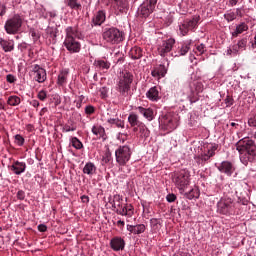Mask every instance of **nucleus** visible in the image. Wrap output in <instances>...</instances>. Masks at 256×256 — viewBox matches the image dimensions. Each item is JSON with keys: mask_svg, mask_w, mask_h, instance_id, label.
Wrapping results in <instances>:
<instances>
[{"mask_svg": "<svg viewBox=\"0 0 256 256\" xmlns=\"http://www.w3.org/2000/svg\"><path fill=\"white\" fill-rule=\"evenodd\" d=\"M236 150L240 154V161L243 165H249V163H253L256 157V145L255 141H253L249 137H245L240 139L236 143Z\"/></svg>", "mask_w": 256, "mask_h": 256, "instance_id": "1", "label": "nucleus"}, {"mask_svg": "<svg viewBox=\"0 0 256 256\" xmlns=\"http://www.w3.org/2000/svg\"><path fill=\"white\" fill-rule=\"evenodd\" d=\"M195 74H192L186 85L182 89V95L186 97L193 105L199 101V93H203V83L197 79Z\"/></svg>", "mask_w": 256, "mask_h": 256, "instance_id": "2", "label": "nucleus"}, {"mask_svg": "<svg viewBox=\"0 0 256 256\" xmlns=\"http://www.w3.org/2000/svg\"><path fill=\"white\" fill-rule=\"evenodd\" d=\"M133 84V74L125 72L120 75L116 83V91L118 93V99L120 103H123L129 95H131V85Z\"/></svg>", "mask_w": 256, "mask_h": 256, "instance_id": "3", "label": "nucleus"}, {"mask_svg": "<svg viewBox=\"0 0 256 256\" xmlns=\"http://www.w3.org/2000/svg\"><path fill=\"white\" fill-rule=\"evenodd\" d=\"M66 36L63 42L64 47L69 53H79L81 51V42L77 40L78 31L76 28L68 26L66 29Z\"/></svg>", "mask_w": 256, "mask_h": 256, "instance_id": "4", "label": "nucleus"}, {"mask_svg": "<svg viewBox=\"0 0 256 256\" xmlns=\"http://www.w3.org/2000/svg\"><path fill=\"white\" fill-rule=\"evenodd\" d=\"M219 149V144L216 143H204L201 147V153L194 157V161L197 165L204 167L209 163L211 157H215V151Z\"/></svg>", "mask_w": 256, "mask_h": 256, "instance_id": "5", "label": "nucleus"}, {"mask_svg": "<svg viewBox=\"0 0 256 256\" xmlns=\"http://www.w3.org/2000/svg\"><path fill=\"white\" fill-rule=\"evenodd\" d=\"M112 207L115 209L117 215H121L122 217H127V219H131L133 215H135V208L131 204H123V197L121 195L116 194L113 197Z\"/></svg>", "mask_w": 256, "mask_h": 256, "instance_id": "6", "label": "nucleus"}, {"mask_svg": "<svg viewBox=\"0 0 256 256\" xmlns=\"http://www.w3.org/2000/svg\"><path fill=\"white\" fill-rule=\"evenodd\" d=\"M172 180L179 190L180 195H183V193H185V189H187L191 184V172L187 169H182L173 174Z\"/></svg>", "mask_w": 256, "mask_h": 256, "instance_id": "7", "label": "nucleus"}, {"mask_svg": "<svg viewBox=\"0 0 256 256\" xmlns=\"http://www.w3.org/2000/svg\"><path fill=\"white\" fill-rule=\"evenodd\" d=\"M23 27V15L15 13L7 18L4 23V30L7 35H17Z\"/></svg>", "mask_w": 256, "mask_h": 256, "instance_id": "8", "label": "nucleus"}, {"mask_svg": "<svg viewBox=\"0 0 256 256\" xmlns=\"http://www.w3.org/2000/svg\"><path fill=\"white\" fill-rule=\"evenodd\" d=\"M217 213L219 215H225V217H231V215H239L237 212V204L229 197H222L217 202Z\"/></svg>", "mask_w": 256, "mask_h": 256, "instance_id": "9", "label": "nucleus"}, {"mask_svg": "<svg viewBox=\"0 0 256 256\" xmlns=\"http://www.w3.org/2000/svg\"><path fill=\"white\" fill-rule=\"evenodd\" d=\"M102 38L109 45H119L125 41V32L119 30L117 27L105 28L102 33Z\"/></svg>", "mask_w": 256, "mask_h": 256, "instance_id": "10", "label": "nucleus"}, {"mask_svg": "<svg viewBox=\"0 0 256 256\" xmlns=\"http://www.w3.org/2000/svg\"><path fill=\"white\" fill-rule=\"evenodd\" d=\"M159 125L166 131H174L176 127H179V114L175 112H168L165 115L159 117Z\"/></svg>", "mask_w": 256, "mask_h": 256, "instance_id": "11", "label": "nucleus"}, {"mask_svg": "<svg viewBox=\"0 0 256 256\" xmlns=\"http://www.w3.org/2000/svg\"><path fill=\"white\" fill-rule=\"evenodd\" d=\"M131 155H133V150L129 145H120L115 150L116 163L120 167H125L129 161H131Z\"/></svg>", "mask_w": 256, "mask_h": 256, "instance_id": "12", "label": "nucleus"}, {"mask_svg": "<svg viewBox=\"0 0 256 256\" xmlns=\"http://www.w3.org/2000/svg\"><path fill=\"white\" fill-rule=\"evenodd\" d=\"M155 7H157V0H144L137 9V17L139 19H149V16L153 15Z\"/></svg>", "mask_w": 256, "mask_h": 256, "instance_id": "13", "label": "nucleus"}, {"mask_svg": "<svg viewBox=\"0 0 256 256\" xmlns=\"http://www.w3.org/2000/svg\"><path fill=\"white\" fill-rule=\"evenodd\" d=\"M199 21H201V16H193L192 18H186L180 22V35L185 37V35H188L189 31H195L197 29V25H199Z\"/></svg>", "mask_w": 256, "mask_h": 256, "instance_id": "14", "label": "nucleus"}, {"mask_svg": "<svg viewBox=\"0 0 256 256\" xmlns=\"http://www.w3.org/2000/svg\"><path fill=\"white\" fill-rule=\"evenodd\" d=\"M175 46V38H168L166 40H162L157 44V51L160 57H167L171 51H173V47Z\"/></svg>", "mask_w": 256, "mask_h": 256, "instance_id": "15", "label": "nucleus"}, {"mask_svg": "<svg viewBox=\"0 0 256 256\" xmlns=\"http://www.w3.org/2000/svg\"><path fill=\"white\" fill-rule=\"evenodd\" d=\"M218 171L220 173H224V175H227V177H231L233 173H235V164H233L231 161H222L220 164H215Z\"/></svg>", "mask_w": 256, "mask_h": 256, "instance_id": "16", "label": "nucleus"}, {"mask_svg": "<svg viewBox=\"0 0 256 256\" xmlns=\"http://www.w3.org/2000/svg\"><path fill=\"white\" fill-rule=\"evenodd\" d=\"M32 73L37 83H45V81H47V70L40 67L38 64L32 66Z\"/></svg>", "mask_w": 256, "mask_h": 256, "instance_id": "17", "label": "nucleus"}, {"mask_svg": "<svg viewBox=\"0 0 256 256\" xmlns=\"http://www.w3.org/2000/svg\"><path fill=\"white\" fill-rule=\"evenodd\" d=\"M134 110L139 113V115H142L144 119H147L148 121H153L155 119V110L151 107L145 108L143 106H135Z\"/></svg>", "mask_w": 256, "mask_h": 256, "instance_id": "18", "label": "nucleus"}, {"mask_svg": "<svg viewBox=\"0 0 256 256\" xmlns=\"http://www.w3.org/2000/svg\"><path fill=\"white\" fill-rule=\"evenodd\" d=\"M191 43H193L192 40H186L182 44L178 46V48L171 53L172 57H183V55H187L189 53V50L191 49Z\"/></svg>", "mask_w": 256, "mask_h": 256, "instance_id": "19", "label": "nucleus"}, {"mask_svg": "<svg viewBox=\"0 0 256 256\" xmlns=\"http://www.w3.org/2000/svg\"><path fill=\"white\" fill-rule=\"evenodd\" d=\"M69 68H63L58 72L56 83L58 87H65L69 81Z\"/></svg>", "mask_w": 256, "mask_h": 256, "instance_id": "20", "label": "nucleus"}, {"mask_svg": "<svg viewBox=\"0 0 256 256\" xmlns=\"http://www.w3.org/2000/svg\"><path fill=\"white\" fill-rule=\"evenodd\" d=\"M247 23H249V19H245V22L236 24L234 31L231 32L232 37H239L243 35V33H247V31H249V25Z\"/></svg>", "mask_w": 256, "mask_h": 256, "instance_id": "21", "label": "nucleus"}, {"mask_svg": "<svg viewBox=\"0 0 256 256\" xmlns=\"http://www.w3.org/2000/svg\"><path fill=\"white\" fill-rule=\"evenodd\" d=\"M107 19V12L105 10H99L97 11L93 18L92 23L95 25V27H100V25H103Z\"/></svg>", "mask_w": 256, "mask_h": 256, "instance_id": "22", "label": "nucleus"}, {"mask_svg": "<svg viewBox=\"0 0 256 256\" xmlns=\"http://www.w3.org/2000/svg\"><path fill=\"white\" fill-rule=\"evenodd\" d=\"M110 247L113 251H123L125 249V239L115 236L110 240Z\"/></svg>", "mask_w": 256, "mask_h": 256, "instance_id": "23", "label": "nucleus"}, {"mask_svg": "<svg viewBox=\"0 0 256 256\" xmlns=\"http://www.w3.org/2000/svg\"><path fill=\"white\" fill-rule=\"evenodd\" d=\"M93 135L97 137V139H102V141H107V133L105 132V127L101 126V124H94L91 129Z\"/></svg>", "mask_w": 256, "mask_h": 256, "instance_id": "24", "label": "nucleus"}, {"mask_svg": "<svg viewBox=\"0 0 256 256\" xmlns=\"http://www.w3.org/2000/svg\"><path fill=\"white\" fill-rule=\"evenodd\" d=\"M146 97L149 101H152L153 103H157L159 99H161V92L159 87L154 86L151 87L147 92H146Z\"/></svg>", "mask_w": 256, "mask_h": 256, "instance_id": "25", "label": "nucleus"}, {"mask_svg": "<svg viewBox=\"0 0 256 256\" xmlns=\"http://www.w3.org/2000/svg\"><path fill=\"white\" fill-rule=\"evenodd\" d=\"M11 171L14 173V175H22V173L27 171V163L16 160L11 165Z\"/></svg>", "mask_w": 256, "mask_h": 256, "instance_id": "26", "label": "nucleus"}, {"mask_svg": "<svg viewBox=\"0 0 256 256\" xmlns=\"http://www.w3.org/2000/svg\"><path fill=\"white\" fill-rule=\"evenodd\" d=\"M126 229L132 235H141L143 234L144 231H146L147 226H145V224H136V225L127 224Z\"/></svg>", "mask_w": 256, "mask_h": 256, "instance_id": "27", "label": "nucleus"}, {"mask_svg": "<svg viewBox=\"0 0 256 256\" xmlns=\"http://www.w3.org/2000/svg\"><path fill=\"white\" fill-rule=\"evenodd\" d=\"M94 67L99 71H109L111 69V62L105 59H97L94 61Z\"/></svg>", "mask_w": 256, "mask_h": 256, "instance_id": "28", "label": "nucleus"}, {"mask_svg": "<svg viewBox=\"0 0 256 256\" xmlns=\"http://www.w3.org/2000/svg\"><path fill=\"white\" fill-rule=\"evenodd\" d=\"M82 172L84 173V175L93 177V175H97V166H95V163H93V162H87L84 165Z\"/></svg>", "mask_w": 256, "mask_h": 256, "instance_id": "29", "label": "nucleus"}, {"mask_svg": "<svg viewBox=\"0 0 256 256\" xmlns=\"http://www.w3.org/2000/svg\"><path fill=\"white\" fill-rule=\"evenodd\" d=\"M162 225H163V220H161V218H151L150 219L151 233H159Z\"/></svg>", "mask_w": 256, "mask_h": 256, "instance_id": "30", "label": "nucleus"}, {"mask_svg": "<svg viewBox=\"0 0 256 256\" xmlns=\"http://www.w3.org/2000/svg\"><path fill=\"white\" fill-rule=\"evenodd\" d=\"M0 47H2L5 53H11V51L15 49V44L13 43V41L0 38Z\"/></svg>", "mask_w": 256, "mask_h": 256, "instance_id": "31", "label": "nucleus"}, {"mask_svg": "<svg viewBox=\"0 0 256 256\" xmlns=\"http://www.w3.org/2000/svg\"><path fill=\"white\" fill-rule=\"evenodd\" d=\"M129 57L134 60L141 59L143 57V50L139 46H134L129 51Z\"/></svg>", "mask_w": 256, "mask_h": 256, "instance_id": "32", "label": "nucleus"}, {"mask_svg": "<svg viewBox=\"0 0 256 256\" xmlns=\"http://www.w3.org/2000/svg\"><path fill=\"white\" fill-rule=\"evenodd\" d=\"M128 123L131 127H139L143 125V122L139 121V115L131 112L128 116Z\"/></svg>", "mask_w": 256, "mask_h": 256, "instance_id": "33", "label": "nucleus"}, {"mask_svg": "<svg viewBox=\"0 0 256 256\" xmlns=\"http://www.w3.org/2000/svg\"><path fill=\"white\" fill-rule=\"evenodd\" d=\"M182 195H184L186 199H189V201H192V199H199V195H201V193L199 192L198 187H194L189 192H183Z\"/></svg>", "mask_w": 256, "mask_h": 256, "instance_id": "34", "label": "nucleus"}, {"mask_svg": "<svg viewBox=\"0 0 256 256\" xmlns=\"http://www.w3.org/2000/svg\"><path fill=\"white\" fill-rule=\"evenodd\" d=\"M240 51L241 49L239 48V46L237 44H233L227 48L225 53L228 57H237V55H240Z\"/></svg>", "mask_w": 256, "mask_h": 256, "instance_id": "35", "label": "nucleus"}, {"mask_svg": "<svg viewBox=\"0 0 256 256\" xmlns=\"http://www.w3.org/2000/svg\"><path fill=\"white\" fill-rule=\"evenodd\" d=\"M138 129L141 139H149L151 131L149 130V128H147L145 124L142 123L141 125H139Z\"/></svg>", "mask_w": 256, "mask_h": 256, "instance_id": "36", "label": "nucleus"}, {"mask_svg": "<svg viewBox=\"0 0 256 256\" xmlns=\"http://www.w3.org/2000/svg\"><path fill=\"white\" fill-rule=\"evenodd\" d=\"M101 163L102 165H111V163H113V154H111V150L107 149L105 151L102 155Z\"/></svg>", "mask_w": 256, "mask_h": 256, "instance_id": "37", "label": "nucleus"}, {"mask_svg": "<svg viewBox=\"0 0 256 256\" xmlns=\"http://www.w3.org/2000/svg\"><path fill=\"white\" fill-rule=\"evenodd\" d=\"M66 7L73 9L74 11H79L81 9V2L79 0H65Z\"/></svg>", "mask_w": 256, "mask_h": 256, "instance_id": "38", "label": "nucleus"}, {"mask_svg": "<svg viewBox=\"0 0 256 256\" xmlns=\"http://www.w3.org/2000/svg\"><path fill=\"white\" fill-rule=\"evenodd\" d=\"M70 141V145H72V147L74 149H77V151H81V149H83V142H81V140H79V138L73 136V137H70L69 139Z\"/></svg>", "mask_w": 256, "mask_h": 256, "instance_id": "39", "label": "nucleus"}, {"mask_svg": "<svg viewBox=\"0 0 256 256\" xmlns=\"http://www.w3.org/2000/svg\"><path fill=\"white\" fill-rule=\"evenodd\" d=\"M57 28L55 27H48L46 29V35L49 39H52L53 43L57 41Z\"/></svg>", "mask_w": 256, "mask_h": 256, "instance_id": "40", "label": "nucleus"}, {"mask_svg": "<svg viewBox=\"0 0 256 256\" xmlns=\"http://www.w3.org/2000/svg\"><path fill=\"white\" fill-rule=\"evenodd\" d=\"M234 204L237 205L236 206V211L239 215V213L241 211V205H245V206L249 205V200L246 197L239 196L238 200L236 202L234 201Z\"/></svg>", "mask_w": 256, "mask_h": 256, "instance_id": "41", "label": "nucleus"}, {"mask_svg": "<svg viewBox=\"0 0 256 256\" xmlns=\"http://www.w3.org/2000/svg\"><path fill=\"white\" fill-rule=\"evenodd\" d=\"M7 104L10 105V107H17V105H21V98L17 95L9 96Z\"/></svg>", "mask_w": 256, "mask_h": 256, "instance_id": "42", "label": "nucleus"}, {"mask_svg": "<svg viewBox=\"0 0 256 256\" xmlns=\"http://www.w3.org/2000/svg\"><path fill=\"white\" fill-rule=\"evenodd\" d=\"M107 123H109V125H116L118 128L125 129V121L119 118H109Z\"/></svg>", "mask_w": 256, "mask_h": 256, "instance_id": "43", "label": "nucleus"}, {"mask_svg": "<svg viewBox=\"0 0 256 256\" xmlns=\"http://www.w3.org/2000/svg\"><path fill=\"white\" fill-rule=\"evenodd\" d=\"M71 131H77V125H75V122L69 121L68 123L64 124L62 127L63 133H69Z\"/></svg>", "mask_w": 256, "mask_h": 256, "instance_id": "44", "label": "nucleus"}, {"mask_svg": "<svg viewBox=\"0 0 256 256\" xmlns=\"http://www.w3.org/2000/svg\"><path fill=\"white\" fill-rule=\"evenodd\" d=\"M194 53L198 57H201V55L207 53V46L203 43L196 45V48L194 49Z\"/></svg>", "mask_w": 256, "mask_h": 256, "instance_id": "45", "label": "nucleus"}, {"mask_svg": "<svg viewBox=\"0 0 256 256\" xmlns=\"http://www.w3.org/2000/svg\"><path fill=\"white\" fill-rule=\"evenodd\" d=\"M224 19L225 21H227V23H232V21H235V19H237V14H235V11L230 9L224 14Z\"/></svg>", "mask_w": 256, "mask_h": 256, "instance_id": "46", "label": "nucleus"}, {"mask_svg": "<svg viewBox=\"0 0 256 256\" xmlns=\"http://www.w3.org/2000/svg\"><path fill=\"white\" fill-rule=\"evenodd\" d=\"M29 35H31L34 43H37V41H39V39H41V34L39 33V30H37L35 28L29 29Z\"/></svg>", "mask_w": 256, "mask_h": 256, "instance_id": "47", "label": "nucleus"}, {"mask_svg": "<svg viewBox=\"0 0 256 256\" xmlns=\"http://www.w3.org/2000/svg\"><path fill=\"white\" fill-rule=\"evenodd\" d=\"M247 42H248L247 37H243L238 40L236 45H238L240 51H245L247 49Z\"/></svg>", "mask_w": 256, "mask_h": 256, "instance_id": "48", "label": "nucleus"}, {"mask_svg": "<svg viewBox=\"0 0 256 256\" xmlns=\"http://www.w3.org/2000/svg\"><path fill=\"white\" fill-rule=\"evenodd\" d=\"M14 139V143L18 145V147H23V145H25V138L21 134H16Z\"/></svg>", "mask_w": 256, "mask_h": 256, "instance_id": "49", "label": "nucleus"}, {"mask_svg": "<svg viewBox=\"0 0 256 256\" xmlns=\"http://www.w3.org/2000/svg\"><path fill=\"white\" fill-rule=\"evenodd\" d=\"M115 3L119 11L123 12L127 9V0H115Z\"/></svg>", "mask_w": 256, "mask_h": 256, "instance_id": "50", "label": "nucleus"}, {"mask_svg": "<svg viewBox=\"0 0 256 256\" xmlns=\"http://www.w3.org/2000/svg\"><path fill=\"white\" fill-rule=\"evenodd\" d=\"M156 69L161 77H165V75H167V66H165V64H160Z\"/></svg>", "mask_w": 256, "mask_h": 256, "instance_id": "51", "label": "nucleus"}, {"mask_svg": "<svg viewBox=\"0 0 256 256\" xmlns=\"http://www.w3.org/2000/svg\"><path fill=\"white\" fill-rule=\"evenodd\" d=\"M224 103L226 107H233L235 100L231 96L227 95L226 98L224 99Z\"/></svg>", "mask_w": 256, "mask_h": 256, "instance_id": "52", "label": "nucleus"}, {"mask_svg": "<svg viewBox=\"0 0 256 256\" xmlns=\"http://www.w3.org/2000/svg\"><path fill=\"white\" fill-rule=\"evenodd\" d=\"M83 101H85V96L84 95H80L78 97V100H76L74 103H76V108L77 109H81V107H83Z\"/></svg>", "mask_w": 256, "mask_h": 256, "instance_id": "53", "label": "nucleus"}, {"mask_svg": "<svg viewBox=\"0 0 256 256\" xmlns=\"http://www.w3.org/2000/svg\"><path fill=\"white\" fill-rule=\"evenodd\" d=\"M99 91H100L101 99H107L108 93H109V89H107V87H102V88H100Z\"/></svg>", "mask_w": 256, "mask_h": 256, "instance_id": "54", "label": "nucleus"}, {"mask_svg": "<svg viewBox=\"0 0 256 256\" xmlns=\"http://www.w3.org/2000/svg\"><path fill=\"white\" fill-rule=\"evenodd\" d=\"M86 115H93L95 113V106L93 105H87L84 110Z\"/></svg>", "mask_w": 256, "mask_h": 256, "instance_id": "55", "label": "nucleus"}, {"mask_svg": "<svg viewBox=\"0 0 256 256\" xmlns=\"http://www.w3.org/2000/svg\"><path fill=\"white\" fill-rule=\"evenodd\" d=\"M37 98L40 100V101H45V99H47V91L45 90H40L37 94Z\"/></svg>", "mask_w": 256, "mask_h": 256, "instance_id": "56", "label": "nucleus"}, {"mask_svg": "<svg viewBox=\"0 0 256 256\" xmlns=\"http://www.w3.org/2000/svg\"><path fill=\"white\" fill-rule=\"evenodd\" d=\"M151 75L152 77H154V79H157L159 81V79H163V76H161V74L159 73V71L154 68L152 71H151Z\"/></svg>", "mask_w": 256, "mask_h": 256, "instance_id": "57", "label": "nucleus"}, {"mask_svg": "<svg viewBox=\"0 0 256 256\" xmlns=\"http://www.w3.org/2000/svg\"><path fill=\"white\" fill-rule=\"evenodd\" d=\"M6 81H7V83L13 84L17 81V77H15V75H13V74H8V75H6Z\"/></svg>", "mask_w": 256, "mask_h": 256, "instance_id": "58", "label": "nucleus"}, {"mask_svg": "<svg viewBox=\"0 0 256 256\" xmlns=\"http://www.w3.org/2000/svg\"><path fill=\"white\" fill-rule=\"evenodd\" d=\"M166 201L168 203H175V201H177V196L175 194H168L166 196Z\"/></svg>", "mask_w": 256, "mask_h": 256, "instance_id": "59", "label": "nucleus"}, {"mask_svg": "<svg viewBox=\"0 0 256 256\" xmlns=\"http://www.w3.org/2000/svg\"><path fill=\"white\" fill-rule=\"evenodd\" d=\"M7 13V6L5 4H0V17L5 16Z\"/></svg>", "mask_w": 256, "mask_h": 256, "instance_id": "60", "label": "nucleus"}, {"mask_svg": "<svg viewBox=\"0 0 256 256\" xmlns=\"http://www.w3.org/2000/svg\"><path fill=\"white\" fill-rule=\"evenodd\" d=\"M248 125L249 127H256V116L248 119Z\"/></svg>", "mask_w": 256, "mask_h": 256, "instance_id": "61", "label": "nucleus"}, {"mask_svg": "<svg viewBox=\"0 0 256 256\" xmlns=\"http://www.w3.org/2000/svg\"><path fill=\"white\" fill-rule=\"evenodd\" d=\"M17 199H19V201H23L25 199V191L19 190L17 192Z\"/></svg>", "mask_w": 256, "mask_h": 256, "instance_id": "62", "label": "nucleus"}, {"mask_svg": "<svg viewBox=\"0 0 256 256\" xmlns=\"http://www.w3.org/2000/svg\"><path fill=\"white\" fill-rule=\"evenodd\" d=\"M28 47H29V44H27L26 42H22L18 44V49H20L21 51L27 50Z\"/></svg>", "mask_w": 256, "mask_h": 256, "instance_id": "63", "label": "nucleus"}, {"mask_svg": "<svg viewBox=\"0 0 256 256\" xmlns=\"http://www.w3.org/2000/svg\"><path fill=\"white\" fill-rule=\"evenodd\" d=\"M164 23L167 25V27H169V25H171V23H173V16L168 15L165 20Z\"/></svg>", "mask_w": 256, "mask_h": 256, "instance_id": "64", "label": "nucleus"}]
</instances>
